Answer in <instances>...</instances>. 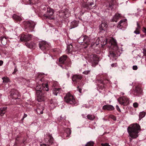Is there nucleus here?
Wrapping results in <instances>:
<instances>
[{
  "label": "nucleus",
  "mask_w": 146,
  "mask_h": 146,
  "mask_svg": "<svg viewBox=\"0 0 146 146\" xmlns=\"http://www.w3.org/2000/svg\"><path fill=\"white\" fill-rule=\"evenodd\" d=\"M127 130L129 136L133 139H135L138 137V133L141 131L140 126L137 123H134L128 127Z\"/></svg>",
  "instance_id": "obj_1"
},
{
  "label": "nucleus",
  "mask_w": 146,
  "mask_h": 146,
  "mask_svg": "<svg viewBox=\"0 0 146 146\" xmlns=\"http://www.w3.org/2000/svg\"><path fill=\"white\" fill-rule=\"evenodd\" d=\"M64 101L66 103L70 104H75L76 102L73 96L70 93H67L64 98Z\"/></svg>",
  "instance_id": "obj_2"
},
{
  "label": "nucleus",
  "mask_w": 146,
  "mask_h": 146,
  "mask_svg": "<svg viewBox=\"0 0 146 146\" xmlns=\"http://www.w3.org/2000/svg\"><path fill=\"white\" fill-rule=\"evenodd\" d=\"M98 58L96 54L91 55L89 57V61L92 64L93 67H95L98 64Z\"/></svg>",
  "instance_id": "obj_3"
},
{
  "label": "nucleus",
  "mask_w": 146,
  "mask_h": 146,
  "mask_svg": "<svg viewBox=\"0 0 146 146\" xmlns=\"http://www.w3.org/2000/svg\"><path fill=\"white\" fill-rule=\"evenodd\" d=\"M25 28L32 31L35 27V24L32 21H25L23 22Z\"/></svg>",
  "instance_id": "obj_4"
},
{
  "label": "nucleus",
  "mask_w": 146,
  "mask_h": 146,
  "mask_svg": "<svg viewBox=\"0 0 146 146\" xmlns=\"http://www.w3.org/2000/svg\"><path fill=\"white\" fill-rule=\"evenodd\" d=\"M39 47L42 50L47 51L49 50L50 48L49 44L47 43L46 42L42 41L39 43Z\"/></svg>",
  "instance_id": "obj_5"
},
{
  "label": "nucleus",
  "mask_w": 146,
  "mask_h": 146,
  "mask_svg": "<svg viewBox=\"0 0 146 146\" xmlns=\"http://www.w3.org/2000/svg\"><path fill=\"white\" fill-rule=\"evenodd\" d=\"M118 101L120 104L124 106L127 105L129 102V99L125 96L119 98L118 99Z\"/></svg>",
  "instance_id": "obj_6"
},
{
  "label": "nucleus",
  "mask_w": 146,
  "mask_h": 146,
  "mask_svg": "<svg viewBox=\"0 0 146 146\" xmlns=\"http://www.w3.org/2000/svg\"><path fill=\"white\" fill-rule=\"evenodd\" d=\"M32 37V35L27 34H23L21 35L20 39L21 41H29Z\"/></svg>",
  "instance_id": "obj_7"
},
{
  "label": "nucleus",
  "mask_w": 146,
  "mask_h": 146,
  "mask_svg": "<svg viewBox=\"0 0 146 146\" xmlns=\"http://www.w3.org/2000/svg\"><path fill=\"white\" fill-rule=\"evenodd\" d=\"M53 10L52 9L50 8H47L46 13L44 14L43 16L49 19H52L53 18L51 16L53 14Z\"/></svg>",
  "instance_id": "obj_8"
},
{
  "label": "nucleus",
  "mask_w": 146,
  "mask_h": 146,
  "mask_svg": "<svg viewBox=\"0 0 146 146\" xmlns=\"http://www.w3.org/2000/svg\"><path fill=\"white\" fill-rule=\"evenodd\" d=\"M10 97L12 99H18L20 95L18 91L14 89L10 92Z\"/></svg>",
  "instance_id": "obj_9"
},
{
  "label": "nucleus",
  "mask_w": 146,
  "mask_h": 146,
  "mask_svg": "<svg viewBox=\"0 0 146 146\" xmlns=\"http://www.w3.org/2000/svg\"><path fill=\"white\" fill-rule=\"evenodd\" d=\"M37 100L38 102L43 101L45 100V97L42 91H38L36 92Z\"/></svg>",
  "instance_id": "obj_10"
},
{
  "label": "nucleus",
  "mask_w": 146,
  "mask_h": 146,
  "mask_svg": "<svg viewBox=\"0 0 146 146\" xmlns=\"http://www.w3.org/2000/svg\"><path fill=\"white\" fill-rule=\"evenodd\" d=\"M109 43L111 44V47L113 50H116L118 49L116 40L113 38H112L110 40Z\"/></svg>",
  "instance_id": "obj_11"
},
{
  "label": "nucleus",
  "mask_w": 146,
  "mask_h": 146,
  "mask_svg": "<svg viewBox=\"0 0 146 146\" xmlns=\"http://www.w3.org/2000/svg\"><path fill=\"white\" fill-rule=\"evenodd\" d=\"M68 10L66 9L61 11L59 13V16L64 18H66L69 16Z\"/></svg>",
  "instance_id": "obj_12"
},
{
  "label": "nucleus",
  "mask_w": 146,
  "mask_h": 146,
  "mask_svg": "<svg viewBox=\"0 0 146 146\" xmlns=\"http://www.w3.org/2000/svg\"><path fill=\"white\" fill-rule=\"evenodd\" d=\"M108 25L106 21L102 22L101 24L100 25L99 27L100 29V32H103L105 31Z\"/></svg>",
  "instance_id": "obj_13"
},
{
  "label": "nucleus",
  "mask_w": 146,
  "mask_h": 146,
  "mask_svg": "<svg viewBox=\"0 0 146 146\" xmlns=\"http://www.w3.org/2000/svg\"><path fill=\"white\" fill-rule=\"evenodd\" d=\"M52 93L54 95L57 96L60 95L62 90L60 88H54L52 89Z\"/></svg>",
  "instance_id": "obj_14"
},
{
  "label": "nucleus",
  "mask_w": 146,
  "mask_h": 146,
  "mask_svg": "<svg viewBox=\"0 0 146 146\" xmlns=\"http://www.w3.org/2000/svg\"><path fill=\"white\" fill-rule=\"evenodd\" d=\"M94 3L93 2L90 3H84L82 4V6L83 7L86 8L87 9L90 10L92 9L93 7L95 6H92V5H93Z\"/></svg>",
  "instance_id": "obj_15"
},
{
  "label": "nucleus",
  "mask_w": 146,
  "mask_h": 146,
  "mask_svg": "<svg viewBox=\"0 0 146 146\" xmlns=\"http://www.w3.org/2000/svg\"><path fill=\"white\" fill-rule=\"evenodd\" d=\"M82 76L80 74H75L72 77V81L74 82H77L81 80L82 78Z\"/></svg>",
  "instance_id": "obj_16"
},
{
  "label": "nucleus",
  "mask_w": 146,
  "mask_h": 146,
  "mask_svg": "<svg viewBox=\"0 0 146 146\" xmlns=\"http://www.w3.org/2000/svg\"><path fill=\"white\" fill-rule=\"evenodd\" d=\"M142 90L141 88L138 86L135 87L133 92L134 95L138 96L142 94Z\"/></svg>",
  "instance_id": "obj_17"
},
{
  "label": "nucleus",
  "mask_w": 146,
  "mask_h": 146,
  "mask_svg": "<svg viewBox=\"0 0 146 146\" xmlns=\"http://www.w3.org/2000/svg\"><path fill=\"white\" fill-rule=\"evenodd\" d=\"M98 86L101 89H104L105 88L104 81L102 80H98Z\"/></svg>",
  "instance_id": "obj_18"
},
{
  "label": "nucleus",
  "mask_w": 146,
  "mask_h": 146,
  "mask_svg": "<svg viewBox=\"0 0 146 146\" xmlns=\"http://www.w3.org/2000/svg\"><path fill=\"white\" fill-rule=\"evenodd\" d=\"M102 109L104 110H113L114 109V108L112 105H104Z\"/></svg>",
  "instance_id": "obj_19"
},
{
  "label": "nucleus",
  "mask_w": 146,
  "mask_h": 146,
  "mask_svg": "<svg viewBox=\"0 0 146 146\" xmlns=\"http://www.w3.org/2000/svg\"><path fill=\"white\" fill-rule=\"evenodd\" d=\"M79 22L74 20L71 23L70 29H71L77 27L78 26Z\"/></svg>",
  "instance_id": "obj_20"
},
{
  "label": "nucleus",
  "mask_w": 146,
  "mask_h": 146,
  "mask_svg": "<svg viewBox=\"0 0 146 146\" xmlns=\"http://www.w3.org/2000/svg\"><path fill=\"white\" fill-rule=\"evenodd\" d=\"M108 56L111 58H113V60H115L117 58V56L113 51H110Z\"/></svg>",
  "instance_id": "obj_21"
},
{
  "label": "nucleus",
  "mask_w": 146,
  "mask_h": 146,
  "mask_svg": "<svg viewBox=\"0 0 146 146\" xmlns=\"http://www.w3.org/2000/svg\"><path fill=\"white\" fill-rule=\"evenodd\" d=\"M44 108L43 106H38L36 109V111L37 113L40 114L43 113V111Z\"/></svg>",
  "instance_id": "obj_22"
},
{
  "label": "nucleus",
  "mask_w": 146,
  "mask_h": 146,
  "mask_svg": "<svg viewBox=\"0 0 146 146\" xmlns=\"http://www.w3.org/2000/svg\"><path fill=\"white\" fill-rule=\"evenodd\" d=\"M84 43L87 45H89L90 44V38L86 35H84Z\"/></svg>",
  "instance_id": "obj_23"
},
{
  "label": "nucleus",
  "mask_w": 146,
  "mask_h": 146,
  "mask_svg": "<svg viewBox=\"0 0 146 146\" xmlns=\"http://www.w3.org/2000/svg\"><path fill=\"white\" fill-rule=\"evenodd\" d=\"M67 58V56L65 55H64L62 56L59 59V62L60 63L63 64L64 61L66 60Z\"/></svg>",
  "instance_id": "obj_24"
},
{
  "label": "nucleus",
  "mask_w": 146,
  "mask_h": 146,
  "mask_svg": "<svg viewBox=\"0 0 146 146\" xmlns=\"http://www.w3.org/2000/svg\"><path fill=\"white\" fill-rule=\"evenodd\" d=\"M121 15L119 14H116L112 19L113 21L117 22L118 20L121 17Z\"/></svg>",
  "instance_id": "obj_25"
},
{
  "label": "nucleus",
  "mask_w": 146,
  "mask_h": 146,
  "mask_svg": "<svg viewBox=\"0 0 146 146\" xmlns=\"http://www.w3.org/2000/svg\"><path fill=\"white\" fill-rule=\"evenodd\" d=\"M26 45L30 48H34L36 46V44L33 43H30L27 42L25 43Z\"/></svg>",
  "instance_id": "obj_26"
},
{
  "label": "nucleus",
  "mask_w": 146,
  "mask_h": 146,
  "mask_svg": "<svg viewBox=\"0 0 146 146\" xmlns=\"http://www.w3.org/2000/svg\"><path fill=\"white\" fill-rule=\"evenodd\" d=\"M87 118L88 119L93 121L95 118V116L94 115L88 114L87 116Z\"/></svg>",
  "instance_id": "obj_27"
},
{
  "label": "nucleus",
  "mask_w": 146,
  "mask_h": 146,
  "mask_svg": "<svg viewBox=\"0 0 146 146\" xmlns=\"http://www.w3.org/2000/svg\"><path fill=\"white\" fill-rule=\"evenodd\" d=\"M13 18L14 20L18 21H20L22 20V18L20 17L17 16L16 14L13 15Z\"/></svg>",
  "instance_id": "obj_28"
},
{
  "label": "nucleus",
  "mask_w": 146,
  "mask_h": 146,
  "mask_svg": "<svg viewBox=\"0 0 146 146\" xmlns=\"http://www.w3.org/2000/svg\"><path fill=\"white\" fill-rule=\"evenodd\" d=\"M146 115V113L144 111H142L139 113V120H140L141 119L144 117Z\"/></svg>",
  "instance_id": "obj_29"
},
{
  "label": "nucleus",
  "mask_w": 146,
  "mask_h": 146,
  "mask_svg": "<svg viewBox=\"0 0 146 146\" xmlns=\"http://www.w3.org/2000/svg\"><path fill=\"white\" fill-rule=\"evenodd\" d=\"M48 141L50 144H52L53 143L54 139L53 137L50 135H48Z\"/></svg>",
  "instance_id": "obj_30"
},
{
  "label": "nucleus",
  "mask_w": 146,
  "mask_h": 146,
  "mask_svg": "<svg viewBox=\"0 0 146 146\" xmlns=\"http://www.w3.org/2000/svg\"><path fill=\"white\" fill-rule=\"evenodd\" d=\"M65 131L67 134L66 137H68L71 132V130L69 128L66 129L65 130Z\"/></svg>",
  "instance_id": "obj_31"
},
{
  "label": "nucleus",
  "mask_w": 146,
  "mask_h": 146,
  "mask_svg": "<svg viewBox=\"0 0 146 146\" xmlns=\"http://www.w3.org/2000/svg\"><path fill=\"white\" fill-rule=\"evenodd\" d=\"M1 42L2 44L4 45H6V38H4L2 37H0Z\"/></svg>",
  "instance_id": "obj_32"
},
{
  "label": "nucleus",
  "mask_w": 146,
  "mask_h": 146,
  "mask_svg": "<svg viewBox=\"0 0 146 146\" xmlns=\"http://www.w3.org/2000/svg\"><path fill=\"white\" fill-rule=\"evenodd\" d=\"M84 35L82 36L78 39V42L79 43H82L84 42Z\"/></svg>",
  "instance_id": "obj_33"
},
{
  "label": "nucleus",
  "mask_w": 146,
  "mask_h": 146,
  "mask_svg": "<svg viewBox=\"0 0 146 146\" xmlns=\"http://www.w3.org/2000/svg\"><path fill=\"white\" fill-rule=\"evenodd\" d=\"M126 20L123 19L121 20L118 23V25L117 26V27L120 28V27L122 25V24L125 22Z\"/></svg>",
  "instance_id": "obj_34"
},
{
  "label": "nucleus",
  "mask_w": 146,
  "mask_h": 146,
  "mask_svg": "<svg viewBox=\"0 0 146 146\" xmlns=\"http://www.w3.org/2000/svg\"><path fill=\"white\" fill-rule=\"evenodd\" d=\"M3 80V82L4 83H8L9 81V78L7 77H3L2 78Z\"/></svg>",
  "instance_id": "obj_35"
},
{
  "label": "nucleus",
  "mask_w": 146,
  "mask_h": 146,
  "mask_svg": "<svg viewBox=\"0 0 146 146\" xmlns=\"http://www.w3.org/2000/svg\"><path fill=\"white\" fill-rule=\"evenodd\" d=\"M42 86H43V87H44V88H46L45 90L46 91H48V84L47 83H46L45 84L44 83H42Z\"/></svg>",
  "instance_id": "obj_36"
},
{
  "label": "nucleus",
  "mask_w": 146,
  "mask_h": 146,
  "mask_svg": "<svg viewBox=\"0 0 146 146\" xmlns=\"http://www.w3.org/2000/svg\"><path fill=\"white\" fill-rule=\"evenodd\" d=\"M66 118L65 116L62 117V115L60 116L58 118V120L60 122L61 120H62L63 121H64L65 120Z\"/></svg>",
  "instance_id": "obj_37"
},
{
  "label": "nucleus",
  "mask_w": 146,
  "mask_h": 146,
  "mask_svg": "<svg viewBox=\"0 0 146 146\" xmlns=\"http://www.w3.org/2000/svg\"><path fill=\"white\" fill-rule=\"evenodd\" d=\"M41 86L39 84L37 85L36 86V92L38 91H42L41 89Z\"/></svg>",
  "instance_id": "obj_38"
},
{
  "label": "nucleus",
  "mask_w": 146,
  "mask_h": 146,
  "mask_svg": "<svg viewBox=\"0 0 146 146\" xmlns=\"http://www.w3.org/2000/svg\"><path fill=\"white\" fill-rule=\"evenodd\" d=\"M94 142L92 141H90L88 142L85 146H93Z\"/></svg>",
  "instance_id": "obj_39"
},
{
  "label": "nucleus",
  "mask_w": 146,
  "mask_h": 146,
  "mask_svg": "<svg viewBox=\"0 0 146 146\" xmlns=\"http://www.w3.org/2000/svg\"><path fill=\"white\" fill-rule=\"evenodd\" d=\"M72 45H70L67 46V49L66 50L69 52H70L72 50L71 49V48H72Z\"/></svg>",
  "instance_id": "obj_40"
},
{
  "label": "nucleus",
  "mask_w": 146,
  "mask_h": 146,
  "mask_svg": "<svg viewBox=\"0 0 146 146\" xmlns=\"http://www.w3.org/2000/svg\"><path fill=\"white\" fill-rule=\"evenodd\" d=\"M58 85V83L56 82H55L53 83L52 84V86L53 87H54V88H56V87H57Z\"/></svg>",
  "instance_id": "obj_41"
},
{
  "label": "nucleus",
  "mask_w": 146,
  "mask_h": 146,
  "mask_svg": "<svg viewBox=\"0 0 146 146\" xmlns=\"http://www.w3.org/2000/svg\"><path fill=\"white\" fill-rule=\"evenodd\" d=\"M5 113V111H3L0 109V116H2Z\"/></svg>",
  "instance_id": "obj_42"
},
{
  "label": "nucleus",
  "mask_w": 146,
  "mask_h": 146,
  "mask_svg": "<svg viewBox=\"0 0 146 146\" xmlns=\"http://www.w3.org/2000/svg\"><path fill=\"white\" fill-rule=\"evenodd\" d=\"M137 27L136 28V30L140 31V29L141 28V27L138 22H137Z\"/></svg>",
  "instance_id": "obj_43"
},
{
  "label": "nucleus",
  "mask_w": 146,
  "mask_h": 146,
  "mask_svg": "<svg viewBox=\"0 0 146 146\" xmlns=\"http://www.w3.org/2000/svg\"><path fill=\"white\" fill-rule=\"evenodd\" d=\"M133 106L134 108H136L138 107L139 104L137 102H135L133 104Z\"/></svg>",
  "instance_id": "obj_44"
},
{
  "label": "nucleus",
  "mask_w": 146,
  "mask_h": 146,
  "mask_svg": "<svg viewBox=\"0 0 146 146\" xmlns=\"http://www.w3.org/2000/svg\"><path fill=\"white\" fill-rule=\"evenodd\" d=\"M143 52L144 54V56L146 57V50L145 48H143Z\"/></svg>",
  "instance_id": "obj_45"
},
{
  "label": "nucleus",
  "mask_w": 146,
  "mask_h": 146,
  "mask_svg": "<svg viewBox=\"0 0 146 146\" xmlns=\"http://www.w3.org/2000/svg\"><path fill=\"white\" fill-rule=\"evenodd\" d=\"M90 72V70H86L83 72V74H88Z\"/></svg>",
  "instance_id": "obj_46"
},
{
  "label": "nucleus",
  "mask_w": 146,
  "mask_h": 146,
  "mask_svg": "<svg viewBox=\"0 0 146 146\" xmlns=\"http://www.w3.org/2000/svg\"><path fill=\"white\" fill-rule=\"evenodd\" d=\"M27 114H26L24 113L23 118L21 119V121H23V120H24V119L26 117H27Z\"/></svg>",
  "instance_id": "obj_47"
},
{
  "label": "nucleus",
  "mask_w": 146,
  "mask_h": 146,
  "mask_svg": "<svg viewBox=\"0 0 146 146\" xmlns=\"http://www.w3.org/2000/svg\"><path fill=\"white\" fill-rule=\"evenodd\" d=\"M134 33L136 34H139L140 33V31L136 30L135 31H134Z\"/></svg>",
  "instance_id": "obj_48"
},
{
  "label": "nucleus",
  "mask_w": 146,
  "mask_h": 146,
  "mask_svg": "<svg viewBox=\"0 0 146 146\" xmlns=\"http://www.w3.org/2000/svg\"><path fill=\"white\" fill-rule=\"evenodd\" d=\"M77 88L79 92L80 93H81L82 89L81 88H80L79 86L77 87Z\"/></svg>",
  "instance_id": "obj_49"
},
{
  "label": "nucleus",
  "mask_w": 146,
  "mask_h": 146,
  "mask_svg": "<svg viewBox=\"0 0 146 146\" xmlns=\"http://www.w3.org/2000/svg\"><path fill=\"white\" fill-rule=\"evenodd\" d=\"M102 146H110L108 143H106L105 144L102 143L101 144Z\"/></svg>",
  "instance_id": "obj_50"
},
{
  "label": "nucleus",
  "mask_w": 146,
  "mask_h": 146,
  "mask_svg": "<svg viewBox=\"0 0 146 146\" xmlns=\"http://www.w3.org/2000/svg\"><path fill=\"white\" fill-rule=\"evenodd\" d=\"M137 66H133V70H137Z\"/></svg>",
  "instance_id": "obj_51"
},
{
  "label": "nucleus",
  "mask_w": 146,
  "mask_h": 146,
  "mask_svg": "<svg viewBox=\"0 0 146 146\" xmlns=\"http://www.w3.org/2000/svg\"><path fill=\"white\" fill-rule=\"evenodd\" d=\"M116 108L118 111H120V109L118 105H117L116 106Z\"/></svg>",
  "instance_id": "obj_52"
},
{
  "label": "nucleus",
  "mask_w": 146,
  "mask_h": 146,
  "mask_svg": "<svg viewBox=\"0 0 146 146\" xmlns=\"http://www.w3.org/2000/svg\"><path fill=\"white\" fill-rule=\"evenodd\" d=\"M117 64V63H113L111 64V66L113 67H115L116 66Z\"/></svg>",
  "instance_id": "obj_53"
},
{
  "label": "nucleus",
  "mask_w": 146,
  "mask_h": 146,
  "mask_svg": "<svg viewBox=\"0 0 146 146\" xmlns=\"http://www.w3.org/2000/svg\"><path fill=\"white\" fill-rule=\"evenodd\" d=\"M143 32L146 34V29L144 27H143Z\"/></svg>",
  "instance_id": "obj_54"
},
{
  "label": "nucleus",
  "mask_w": 146,
  "mask_h": 146,
  "mask_svg": "<svg viewBox=\"0 0 146 146\" xmlns=\"http://www.w3.org/2000/svg\"><path fill=\"white\" fill-rule=\"evenodd\" d=\"M7 107H4L3 108H0V109L3 111H5L7 109Z\"/></svg>",
  "instance_id": "obj_55"
},
{
  "label": "nucleus",
  "mask_w": 146,
  "mask_h": 146,
  "mask_svg": "<svg viewBox=\"0 0 146 146\" xmlns=\"http://www.w3.org/2000/svg\"><path fill=\"white\" fill-rule=\"evenodd\" d=\"M17 71V70L16 68V67H15V68L14 69V71L13 72V74H15Z\"/></svg>",
  "instance_id": "obj_56"
},
{
  "label": "nucleus",
  "mask_w": 146,
  "mask_h": 146,
  "mask_svg": "<svg viewBox=\"0 0 146 146\" xmlns=\"http://www.w3.org/2000/svg\"><path fill=\"white\" fill-rule=\"evenodd\" d=\"M3 61L2 60H0V66H2L3 64Z\"/></svg>",
  "instance_id": "obj_57"
},
{
  "label": "nucleus",
  "mask_w": 146,
  "mask_h": 146,
  "mask_svg": "<svg viewBox=\"0 0 146 146\" xmlns=\"http://www.w3.org/2000/svg\"><path fill=\"white\" fill-rule=\"evenodd\" d=\"M40 146H47L45 144H42L40 145Z\"/></svg>",
  "instance_id": "obj_58"
},
{
  "label": "nucleus",
  "mask_w": 146,
  "mask_h": 146,
  "mask_svg": "<svg viewBox=\"0 0 146 146\" xmlns=\"http://www.w3.org/2000/svg\"><path fill=\"white\" fill-rule=\"evenodd\" d=\"M112 4L111 3V5L110 3L109 4V7H110V8H111L112 7Z\"/></svg>",
  "instance_id": "obj_59"
},
{
  "label": "nucleus",
  "mask_w": 146,
  "mask_h": 146,
  "mask_svg": "<svg viewBox=\"0 0 146 146\" xmlns=\"http://www.w3.org/2000/svg\"><path fill=\"white\" fill-rule=\"evenodd\" d=\"M67 76L68 78H69L70 76V75L69 73H68L67 74Z\"/></svg>",
  "instance_id": "obj_60"
},
{
  "label": "nucleus",
  "mask_w": 146,
  "mask_h": 146,
  "mask_svg": "<svg viewBox=\"0 0 146 146\" xmlns=\"http://www.w3.org/2000/svg\"><path fill=\"white\" fill-rule=\"evenodd\" d=\"M113 119H115V120H116V118L115 117H114V116H113Z\"/></svg>",
  "instance_id": "obj_61"
},
{
  "label": "nucleus",
  "mask_w": 146,
  "mask_h": 146,
  "mask_svg": "<svg viewBox=\"0 0 146 146\" xmlns=\"http://www.w3.org/2000/svg\"><path fill=\"white\" fill-rule=\"evenodd\" d=\"M113 119H115V120H116V118L115 117H114V116H113Z\"/></svg>",
  "instance_id": "obj_62"
},
{
  "label": "nucleus",
  "mask_w": 146,
  "mask_h": 146,
  "mask_svg": "<svg viewBox=\"0 0 146 146\" xmlns=\"http://www.w3.org/2000/svg\"><path fill=\"white\" fill-rule=\"evenodd\" d=\"M124 93H123V92L121 93V94L122 95H124Z\"/></svg>",
  "instance_id": "obj_63"
},
{
  "label": "nucleus",
  "mask_w": 146,
  "mask_h": 146,
  "mask_svg": "<svg viewBox=\"0 0 146 146\" xmlns=\"http://www.w3.org/2000/svg\"><path fill=\"white\" fill-rule=\"evenodd\" d=\"M42 79H40V81L41 82L42 81Z\"/></svg>",
  "instance_id": "obj_64"
}]
</instances>
